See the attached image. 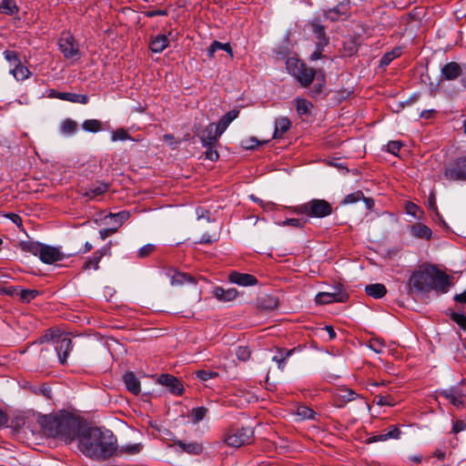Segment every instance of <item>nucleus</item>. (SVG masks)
Segmentation results:
<instances>
[{
  "label": "nucleus",
  "mask_w": 466,
  "mask_h": 466,
  "mask_svg": "<svg viewBox=\"0 0 466 466\" xmlns=\"http://www.w3.org/2000/svg\"><path fill=\"white\" fill-rule=\"evenodd\" d=\"M79 451L88 458L106 460L117 450L116 438L108 430L91 427L81 431L78 440Z\"/></svg>",
  "instance_id": "nucleus-1"
},
{
  "label": "nucleus",
  "mask_w": 466,
  "mask_h": 466,
  "mask_svg": "<svg viewBox=\"0 0 466 466\" xmlns=\"http://www.w3.org/2000/svg\"><path fill=\"white\" fill-rule=\"evenodd\" d=\"M451 286L449 275L433 265L414 271L408 281L410 293H429L431 290L446 293Z\"/></svg>",
  "instance_id": "nucleus-2"
},
{
  "label": "nucleus",
  "mask_w": 466,
  "mask_h": 466,
  "mask_svg": "<svg viewBox=\"0 0 466 466\" xmlns=\"http://www.w3.org/2000/svg\"><path fill=\"white\" fill-rule=\"evenodd\" d=\"M43 433L47 437L57 438L66 443L79 440L80 422L73 415H46L39 420Z\"/></svg>",
  "instance_id": "nucleus-3"
},
{
  "label": "nucleus",
  "mask_w": 466,
  "mask_h": 466,
  "mask_svg": "<svg viewBox=\"0 0 466 466\" xmlns=\"http://www.w3.org/2000/svg\"><path fill=\"white\" fill-rule=\"evenodd\" d=\"M289 210L294 214L318 218L328 217L333 211L331 205L327 200L320 198H313L304 204L290 207Z\"/></svg>",
  "instance_id": "nucleus-4"
},
{
  "label": "nucleus",
  "mask_w": 466,
  "mask_h": 466,
  "mask_svg": "<svg viewBox=\"0 0 466 466\" xmlns=\"http://www.w3.org/2000/svg\"><path fill=\"white\" fill-rule=\"evenodd\" d=\"M286 67L288 72L304 87L309 86L316 76L315 69L309 67L302 61L295 57H289L287 59Z\"/></svg>",
  "instance_id": "nucleus-5"
},
{
  "label": "nucleus",
  "mask_w": 466,
  "mask_h": 466,
  "mask_svg": "<svg viewBox=\"0 0 466 466\" xmlns=\"http://www.w3.org/2000/svg\"><path fill=\"white\" fill-rule=\"evenodd\" d=\"M253 431L251 428L230 429L225 437V442L231 447L238 448L251 442Z\"/></svg>",
  "instance_id": "nucleus-6"
},
{
  "label": "nucleus",
  "mask_w": 466,
  "mask_h": 466,
  "mask_svg": "<svg viewBox=\"0 0 466 466\" xmlns=\"http://www.w3.org/2000/svg\"><path fill=\"white\" fill-rule=\"evenodd\" d=\"M349 299V294L340 283L332 287L331 291L319 292L316 295L317 304H329L332 302H345Z\"/></svg>",
  "instance_id": "nucleus-7"
},
{
  "label": "nucleus",
  "mask_w": 466,
  "mask_h": 466,
  "mask_svg": "<svg viewBox=\"0 0 466 466\" xmlns=\"http://www.w3.org/2000/svg\"><path fill=\"white\" fill-rule=\"evenodd\" d=\"M58 46L65 58L76 60L80 57L78 44L69 33H64L61 35Z\"/></svg>",
  "instance_id": "nucleus-8"
},
{
  "label": "nucleus",
  "mask_w": 466,
  "mask_h": 466,
  "mask_svg": "<svg viewBox=\"0 0 466 466\" xmlns=\"http://www.w3.org/2000/svg\"><path fill=\"white\" fill-rule=\"evenodd\" d=\"M444 177L449 180L466 181V157H458L444 169Z\"/></svg>",
  "instance_id": "nucleus-9"
},
{
  "label": "nucleus",
  "mask_w": 466,
  "mask_h": 466,
  "mask_svg": "<svg viewBox=\"0 0 466 466\" xmlns=\"http://www.w3.org/2000/svg\"><path fill=\"white\" fill-rule=\"evenodd\" d=\"M350 15V0H342L333 8L323 10V17L330 22L347 19Z\"/></svg>",
  "instance_id": "nucleus-10"
},
{
  "label": "nucleus",
  "mask_w": 466,
  "mask_h": 466,
  "mask_svg": "<svg viewBox=\"0 0 466 466\" xmlns=\"http://www.w3.org/2000/svg\"><path fill=\"white\" fill-rule=\"evenodd\" d=\"M438 398L450 401L456 408H461L466 403V395L457 387H451L437 391Z\"/></svg>",
  "instance_id": "nucleus-11"
},
{
  "label": "nucleus",
  "mask_w": 466,
  "mask_h": 466,
  "mask_svg": "<svg viewBox=\"0 0 466 466\" xmlns=\"http://www.w3.org/2000/svg\"><path fill=\"white\" fill-rule=\"evenodd\" d=\"M38 257L43 263L53 264L63 260L65 255L58 248L43 244Z\"/></svg>",
  "instance_id": "nucleus-12"
},
{
  "label": "nucleus",
  "mask_w": 466,
  "mask_h": 466,
  "mask_svg": "<svg viewBox=\"0 0 466 466\" xmlns=\"http://www.w3.org/2000/svg\"><path fill=\"white\" fill-rule=\"evenodd\" d=\"M157 382L165 387H167L169 391L174 395H181L184 391V387L181 381L173 375L170 374H161Z\"/></svg>",
  "instance_id": "nucleus-13"
},
{
  "label": "nucleus",
  "mask_w": 466,
  "mask_h": 466,
  "mask_svg": "<svg viewBox=\"0 0 466 466\" xmlns=\"http://www.w3.org/2000/svg\"><path fill=\"white\" fill-rule=\"evenodd\" d=\"M56 350L57 352L59 361L61 364H65L70 351L73 350V342L68 337L63 336L59 337L56 340Z\"/></svg>",
  "instance_id": "nucleus-14"
},
{
  "label": "nucleus",
  "mask_w": 466,
  "mask_h": 466,
  "mask_svg": "<svg viewBox=\"0 0 466 466\" xmlns=\"http://www.w3.org/2000/svg\"><path fill=\"white\" fill-rule=\"evenodd\" d=\"M309 25L311 31L317 39L316 46H327L329 43V37L327 35L326 28L320 24L319 19L314 18Z\"/></svg>",
  "instance_id": "nucleus-15"
},
{
  "label": "nucleus",
  "mask_w": 466,
  "mask_h": 466,
  "mask_svg": "<svg viewBox=\"0 0 466 466\" xmlns=\"http://www.w3.org/2000/svg\"><path fill=\"white\" fill-rule=\"evenodd\" d=\"M359 394L348 388L338 389L334 394V403L337 407L342 408L348 402L356 400Z\"/></svg>",
  "instance_id": "nucleus-16"
},
{
  "label": "nucleus",
  "mask_w": 466,
  "mask_h": 466,
  "mask_svg": "<svg viewBox=\"0 0 466 466\" xmlns=\"http://www.w3.org/2000/svg\"><path fill=\"white\" fill-rule=\"evenodd\" d=\"M220 136L218 133L215 123L209 124L198 134L203 146L217 145Z\"/></svg>",
  "instance_id": "nucleus-17"
},
{
  "label": "nucleus",
  "mask_w": 466,
  "mask_h": 466,
  "mask_svg": "<svg viewBox=\"0 0 466 466\" xmlns=\"http://www.w3.org/2000/svg\"><path fill=\"white\" fill-rule=\"evenodd\" d=\"M228 279L231 283L243 287L254 286L258 283V279L254 275L238 271H232L228 275Z\"/></svg>",
  "instance_id": "nucleus-18"
},
{
  "label": "nucleus",
  "mask_w": 466,
  "mask_h": 466,
  "mask_svg": "<svg viewBox=\"0 0 466 466\" xmlns=\"http://www.w3.org/2000/svg\"><path fill=\"white\" fill-rule=\"evenodd\" d=\"M109 187L110 185L108 183L104 181H96L88 190L82 192L81 196L86 198V200H93L108 191Z\"/></svg>",
  "instance_id": "nucleus-19"
},
{
  "label": "nucleus",
  "mask_w": 466,
  "mask_h": 466,
  "mask_svg": "<svg viewBox=\"0 0 466 466\" xmlns=\"http://www.w3.org/2000/svg\"><path fill=\"white\" fill-rule=\"evenodd\" d=\"M410 235L415 238L430 240L432 238V230L421 222H416L409 226Z\"/></svg>",
  "instance_id": "nucleus-20"
},
{
  "label": "nucleus",
  "mask_w": 466,
  "mask_h": 466,
  "mask_svg": "<svg viewBox=\"0 0 466 466\" xmlns=\"http://www.w3.org/2000/svg\"><path fill=\"white\" fill-rule=\"evenodd\" d=\"M173 445L177 447L180 451L192 455H198L203 451L202 444L197 441H175Z\"/></svg>",
  "instance_id": "nucleus-21"
},
{
  "label": "nucleus",
  "mask_w": 466,
  "mask_h": 466,
  "mask_svg": "<svg viewBox=\"0 0 466 466\" xmlns=\"http://www.w3.org/2000/svg\"><path fill=\"white\" fill-rule=\"evenodd\" d=\"M461 73V66L456 62H450L441 69V76L446 80H454L459 77Z\"/></svg>",
  "instance_id": "nucleus-22"
},
{
  "label": "nucleus",
  "mask_w": 466,
  "mask_h": 466,
  "mask_svg": "<svg viewBox=\"0 0 466 466\" xmlns=\"http://www.w3.org/2000/svg\"><path fill=\"white\" fill-rule=\"evenodd\" d=\"M110 248L109 247H104L101 249L96 250L92 258L86 260L84 263L83 268L89 269L93 268L94 269H98L99 268V262L101 258L106 256L107 253H109Z\"/></svg>",
  "instance_id": "nucleus-23"
},
{
  "label": "nucleus",
  "mask_w": 466,
  "mask_h": 466,
  "mask_svg": "<svg viewBox=\"0 0 466 466\" xmlns=\"http://www.w3.org/2000/svg\"><path fill=\"white\" fill-rule=\"evenodd\" d=\"M239 115V110L233 109L224 115L218 124H215L216 128H218V135H222L230 123L235 120Z\"/></svg>",
  "instance_id": "nucleus-24"
},
{
  "label": "nucleus",
  "mask_w": 466,
  "mask_h": 466,
  "mask_svg": "<svg viewBox=\"0 0 466 466\" xmlns=\"http://www.w3.org/2000/svg\"><path fill=\"white\" fill-rule=\"evenodd\" d=\"M124 383L127 389L133 393L134 395H138L140 392V381L136 377V375L129 371L125 373L123 376Z\"/></svg>",
  "instance_id": "nucleus-25"
},
{
  "label": "nucleus",
  "mask_w": 466,
  "mask_h": 466,
  "mask_svg": "<svg viewBox=\"0 0 466 466\" xmlns=\"http://www.w3.org/2000/svg\"><path fill=\"white\" fill-rule=\"evenodd\" d=\"M168 44L169 40L166 35H157L151 39L149 48L154 53H160L167 47Z\"/></svg>",
  "instance_id": "nucleus-26"
},
{
  "label": "nucleus",
  "mask_w": 466,
  "mask_h": 466,
  "mask_svg": "<svg viewBox=\"0 0 466 466\" xmlns=\"http://www.w3.org/2000/svg\"><path fill=\"white\" fill-rule=\"evenodd\" d=\"M214 296L220 301H231L238 296V291L236 289H223L221 287H217L213 290Z\"/></svg>",
  "instance_id": "nucleus-27"
},
{
  "label": "nucleus",
  "mask_w": 466,
  "mask_h": 466,
  "mask_svg": "<svg viewBox=\"0 0 466 466\" xmlns=\"http://www.w3.org/2000/svg\"><path fill=\"white\" fill-rule=\"evenodd\" d=\"M290 126L291 122L286 116L276 119L273 138H281L283 135L290 128Z\"/></svg>",
  "instance_id": "nucleus-28"
},
{
  "label": "nucleus",
  "mask_w": 466,
  "mask_h": 466,
  "mask_svg": "<svg viewBox=\"0 0 466 466\" xmlns=\"http://www.w3.org/2000/svg\"><path fill=\"white\" fill-rule=\"evenodd\" d=\"M218 50H224L226 51L230 57H233V52H232V48L230 46V45L228 43H220L218 41H213L210 46L208 47L207 49V53H208V56L209 58H213L214 56H215V53L218 51Z\"/></svg>",
  "instance_id": "nucleus-29"
},
{
  "label": "nucleus",
  "mask_w": 466,
  "mask_h": 466,
  "mask_svg": "<svg viewBox=\"0 0 466 466\" xmlns=\"http://www.w3.org/2000/svg\"><path fill=\"white\" fill-rule=\"evenodd\" d=\"M42 246V243L33 240H24L19 242V248L21 250L30 253L34 256H39Z\"/></svg>",
  "instance_id": "nucleus-30"
},
{
  "label": "nucleus",
  "mask_w": 466,
  "mask_h": 466,
  "mask_svg": "<svg viewBox=\"0 0 466 466\" xmlns=\"http://www.w3.org/2000/svg\"><path fill=\"white\" fill-rule=\"evenodd\" d=\"M365 292L367 293V295L374 299H380L386 295L387 289L383 284L376 283L367 285L365 288Z\"/></svg>",
  "instance_id": "nucleus-31"
},
{
  "label": "nucleus",
  "mask_w": 466,
  "mask_h": 466,
  "mask_svg": "<svg viewBox=\"0 0 466 466\" xmlns=\"http://www.w3.org/2000/svg\"><path fill=\"white\" fill-rule=\"evenodd\" d=\"M58 99L83 105L87 104L89 101V97L86 95L67 92H64V94H59Z\"/></svg>",
  "instance_id": "nucleus-32"
},
{
  "label": "nucleus",
  "mask_w": 466,
  "mask_h": 466,
  "mask_svg": "<svg viewBox=\"0 0 466 466\" xmlns=\"http://www.w3.org/2000/svg\"><path fill=\"white\" fill-rule=\"evenodd\" d=\"M258 306L264 310H273L279 306V299L273 296H265L258 299Z\"/></svg>",
  "instance_id": "nucleus-33"
},
{
  "label": "nucleus",
  "mask_w": 466,
  "mask_h": 466,
  "mask_svg": "<svg viewBox=\"0 0 466 466\" xmlns=\"http://www.w3.org/2000/svg\"><path fill=\"white\" fill-rule=\"evenodd\" d=\"M10 73L18 81H23L28 78L31 75L30 70L26 66H23L21 62L16 64L15 67L10 70Z\"/></svg>",
  "instance_id": "nucleus-34"
},
{
  "label": "nucleus",
  "mask_w": 466,
  "mask_h": 466,
  "mask_svg": "<svg viewBox=\"0 0 466 466\" xmlns=\"http://www.w3.org/2000/svg\"><path fill=\"white\" fill-rule=\"evenodd\" d=\"M186 282L195 284L196 280L195 278L192 277L191 275L183 272L174 271L173 275L171 276L172 285H182Z\"/></svg>",
  "instance_id": "nucleus-35"
},
{
  "label": "nucleus",
  "mask_w": 466,
  "mask_h": 466,
  "mask_svg": "<svg viewBox=\"0 0 466 466\" xmlns=\"http://www.w3.org/2000/svg\"><path fill=\"white\" fill-rule=\"evenodd\" d=\"M296 109L299 116H305L309 114L310 109L313 107L311 102L305 98L298 97L296 100Z\"/></svg>",
  "instance_id": "nucleus-36"
},
{
  "label": "nucleus",
  "mask_w": 466,
  "mask_h": 466,
  "mask_svg": "<svg viewBox=\"0 0 466 466\" xmlns=\"http://www.w3.org/2000/svg\"><path fill=\"white\" fill-rule=\"evenodd\" d=\"M17 12L18 7L15 0H2L0 4V13L12 15Z\"/></svg>",
  "instance_id": "nucleus-37"
},
{
  "label": "nucleus",
  "mask_w": 466,
  "mask_h": 466,
  "mask_svg": "<svg viewBox=\"0 0 466 466\" xmlns=\"http://www.w3.org/2000/svg\"><path fill=\"white\" fill-rule=\"evenodd\" d=\"M374 402L379 406H390L393 407L396 405V400L391 395L378 394L374 398Z\"/></svg>",
  "instance_id": "nucleus-38"
},
{
  "label": "nucleus",
  "mask_w": 466,
  "mask_h": 466,
  "mask_svg": "<svg viewBox=\"0 0 466 466\" xmlns=\"http://www.w3.org/2000/svg\"><path fill=\"white\" fill-rule=\"evenodd\" d=\"M82 127L86 131L96 133L101 130L102 124L97 119H87L83 122Z\"/></svg>",
  "instance_id": "nucleus-39"
},
{
  "label": "nucleus",
  "mask_w": 466,
  "mask_h": 466,
  "mask_svg": "<svg viewBox=\"0 0 466 466\" xmlns=\"http://www.w3.org/2000/svg\"><path fill=\"white\" fill-rule=\"evenodd\" d=\"M77 129V123L70 118L64 120L61 124V131L66 135H72Z\"/></svg>",
  "instance_id": "nucleus-40"
},
{
  "label": "nucleus",
  "mask_w": 466,
  "mask_h": 466,
  "mask_svg": "<svg viewBox=\"0 0 466 466\" xmlns=\"http://www.w3.org/2000/svg\"><path fill=\"white\" fill-rule=\"evenodd\" d=\"M400 56V49L395 48L391 50L390 52H388L382 56L380 61V66H387L390 64V62L395 59L396 57Z\"/></svg>",
  "instance_id": "nucleus-41"
},
{
  "label": "nucleus",
  "mask_w": 466,
  "mask_h": 466,
  "mask_svg": "<svg viewBox=\"0 0 466 466\" xmlns=\"http://www.w3.org/2000/svg\"><path fill=\"white\" fill-rule=\"evenodd\" d=\"M308 222L307 218H288L280 223L279 225L283 227H293L297 228H303Z\"/></svg>",
  "instance_id": "nucleus-42"
},
{
  "label": "nucleus",
  "mask_w": 466,
  "mask_h": 466,
  "mask_svg": "<svg viewBox=\"0 0 466 466\" xmlns=\"http://www.w3.org/2000/svg\"><path fill=\"white\" fill-rule=\"evenodd\" d=\"M208 410L205 407H197L191 410V420L194 423L201 421L208 414Z\"/></svg>",
  "instance_id": "nucleus-43"
},
{
  "label": "nucleus",
  "mask_w": 466,
  "mask_h": 466,
  "mask_svg": "<svg viewBox=\"0 0 466 466\" xmlns=\"http://www.w3.org/2000/svg\"><path fill=\"white\" fill-rule=\"evenodd\" d=\"M401 431L397 426H392L391 429L386 432L376 437V441H386L388 439H399Z\"/></svg>",
  "instance_id": "nucleus-44"
},
{
  "label": "nucleus",
  "mask_w": 466,
  "mask_h": 466,
  "mask_svg": "<svg viewBox=\"0 0 466 466\" xmlns=\"http://www.w3.org/2000/svg\"><path fill=\"white\" fill-rule=\"evenodd\" d=\"M449 316L461 329L466 330V316L464 314L451 311Z\"/></svg>",
  "instance_id": "nucleus-45"
},
{
  "label": "nucleus",
  "mask_w": 466,
  "mask_h": 466,
  "mask_svg": "<svg viewBox=\"0 0 466 466\" xmlns=\"http://www.w3.org/2000/svg\"><path fill=\"white\" fill-rule=\"evenodd\" d=\"M39 294L36 289H20L19 298L23 302H30Z\"/></svg>",
  "instance_id": "nucleus-46"
},
{
  "label": "nucleus",
  "mask_w": 466,
  "mask_h": 466,
  "mask_svg": "<svg viewBox=\"0 0 466 466\" xmlns=\"http://www.w3.org/2000/svg\"><path fill=\"white\" fill-rule=\"evenodd\" d=\"M364 198V195L362 191L358 190L351 194H349L345 197V198L341 201L342 205L354 204L360 199Z\"/></svg>",
  "instance_id": "nucleus-47"
},
{
  "label": "nucleus",
  "mask_w": 466,
  "mask_h": 466,
  "mask_svg": "<svg viewBox=\"0 0 466 466\" xmlns=\"http://www.w3.org/2000/svg\"><path fill=\"white\" fill-rule=\"evenodd\" d=\"M196 377L201 381H207L218 376V373L212 370H198L195 372Z\"/></svg>",
  "instance_id": "nucleus-48"
},
{
  "label": "nucleus",
  "mask_w": 466,
  "mask_h": 466,
  "mask_svg": "<svg viewBox=\"0 0 466 466\" xmlns=\"http://www.w3.org/2000/svg\"><path fill=\"white\" fill-rule=\"evenodd\" d=\"M369 347L377 353H381L385 348V342L379 338H373L369 342Z\"/></svg>",
  "instance_id": "nucleus-49"
},
{
  "label": "nucleus",
  "mask_w": 466,
  "mask_h": 466,
  "mask_svg": "<svg viewBox=\"0 0 466 466\" xmlns=\"http://www.w3.org/2000/svg\"><path fill=\"white\" fill-rule=\"evenodd\" d=\"M142 448L141 443L127 444L121 447V451L129 455H135L139 453Z\"/></svg>",
  "instance_id": "nucleus-50"
},
{
  "label": "nucleus",
  "mask_w": 466,
  "mask_h": 466,
  "mask_svg": "<svg viewBox=\"0 0 466 466\" xmlns=\"http://www.w3.org/2000/svg\"><path fill=\"white\" fill-rule=\"evenodd\" d=\"M130 136L128 134V132L124 129V128H117L116 130H115L114 132H112V135H111V140L112 141H118V140H127V139H130Z\"/></svg>",
  "instance_id": "nucleus-51"
},
{
  "label": "nucleus",
  "mask_w": 466,
  "mask_h": 466,
  "mask_svg": "<svg viewBox=\"0 0 466 466\" xmlns=\"http://www.w3.org/2000/svg\"><path fill=\"white\" fill-rule=\"evenodd\" d=\"M298 415L303 419H314L315 418V411L306 406H300L298 408Z\"/></svg>",
  "instance_id": "nucleus-52"
},
{
  "label": "nucleus",
  "mask_w": 466,
  "mask_h": 466,
  "mask_svg": "<svg viewBox=\"0 0 466 466\" xmlns=\"http://www.w3.org/2000/svg\"><path fill=\"white\" fill-rule=\"evenodd\" d=\"M236 355L240 360H248L250 358L251 352L248 347L240 346L236 350Z\"/></svg>",
  "instance_id": "nucleus-53"
},
{
  "label": "nucleus",
  "mask_w": 466,
  "mask_h": 466,
  "mask_svg": "<svg viewBox=\"0 0 466 466\" xmlns=\"http://www.w3.org/2000/svg\"><path fill=\"white\" fill-rule=\"evenodd\" d=\"M207 148V151L205 153L206 158L209 159L211 161H217L218 159V153L215 149L216 145H209V146H204Z\"/></svg>",
  "instance_id": "nucleus-54"
},
{
  "label": "nucleus",
  "mask_w": 466,
  "mask_h": 466,
  "mask_svg": "<svg viewBox=\"0 0 466 466\" xmlns=\"http://www.w3.org/2000/svg\"><path fill=\"white\" fill-rule=\"evenodd\" d=\"M5 58L10 63L11 66H15L20 62L18 55L15 51L5 50L4 52Z\"/></svg>",
  "instance_id": "nucleus-55"
},
{
  "label": "nucleus",
  "mask_w": 466,
  "mask_h": 466,
  "mask_svg": "<svg viewBox=\"0 0 466 466\" xmlns=\"http://www.w3.org/2000/svg\"><path fill=\"white\" fill-rule=\"evenodd\" d=\"M19 292H20V289L18 287H14V286L3 287L0 289L1 294H5L9 297H15V296L19 297Z\"/></svg>",
  "instance_id": "nucleus-56"
},
{
  "label": "nucleus",
  "mask_w": 466,
  "mask_h": 466,
  "mask_svg": "<svg viewBox=\"0 0 466 466\" xmlns=\"http://www.w3.org/2000/svg\"><path fill=\"white\" fill-rule=\"evenodd\" d=\"M156 247L153 244H147L144 247L140 248L137 255L139 258H146L149 256L154 250Z\"/></svg>",
  "instance_id": "nucleus-57"
},
{
  "label": "nucleus",
  "mask_w": 466,
  "mask_h": 466,
  "mask_svg": "<svg viewBox=\"0 0 466 466\" xmlns=\"http://www.w3.org/2000/svg\"><path fill=\"white\" fill-rule=\"evenodd\" d=\"M402 144L400 141H390L387 145V149L390 153L397 155L401 148Z\"/></svg>",
  "instance_id": "nucleus-58"
},
{
  "label": "nucleus",
  "mask_w": 466,
  "mask_h": 466,
  "mask_svg": "<svg viewBox=\"0 0 466 466\" xmlns=\"http://www.w3.org/2000/svg\"><path fill=\"white\" fill-rule=\"evenodd\" d=\"M110 218H114L118 225H121L128 218V214L125 211L117 214H110Z\"/></svg>",
  "instance_id": "nucleus-59"
},
{
  "label": "nucleus",
  "mask_w": 466,
  "mask_h": 466,
  "mask_svg": "<svg viewBox=\"0 0 466 466\" xmlns=\"http://www.w3.org/2000/svg\"><path fill=\"white\" fill-rule=\"evenodd\" d=\"M466 429V422H464L463 420H456L454 423H453V426H452V432L453 433H459L462 431H464Z\"/></svg>",
  "instance_id": "nucleus-60"
},
{
  "label": "nucleus",
  "mask_w": 466,
  "mask_h": 466,
  "mask_svg": "<svg viewBox=\"0 0 466 466\" xmlns=\"http://www.w3.org/2000/svg\"><path fill=\"white\" fill-rule=\"evenodd\" d=\"M260 143L256 137H250L248 141L243 142V147L246 149H254Z\"/></svg>",
  "instance_id": "nucleus-61"
},
{
  "label": "nucleus",
  "mask_w": 466,
  "mask_h": 466,
  "mask_svg": "<svg viewBox=\"0 0 466 466\" xmlns=\"http://www.w3.org/2000/svg\"><path fill=\"white\" fill-rule=\"evenodd\" d=\"M272 360L275 361L277 364H278V368L281 370H284L286 364H287V360L283 358L282 355H280L279 353V355H276L272 358Z\"/></svg>",
  "instance_id": "nucleus-62"
},
{
  "label": "nucleus",
  "mask_w": 466,
  "mask_h": 466,
  "mask_svg": "<svg viewBox=\"0 0 466 466\" xmlns=\"http://www.w3.org/2000/svg\"><path fill=\"white\" fill-rule=\"evenodd\" d=\"M420 209V208L412 203V202H408L407 205H406V211L408 214L413 216V217H417V211Z\"/></svg>",
  "instance_id": "nucleus-63"
},
{
  "label": "nucleus",
  "mask_w": 466,
  "mask_h": 466,
  "mask_svg": "<svg viewBox=\"0 0 466 466\" xmlns=\"http://www.w3.org/2000/svg\"><path fill=\"white\" fill-rule=\"evenodd\" d=\"M323 87H324V84H321V83H319L317 82L312 89L310 90V94L312 96H319L322 93L323 91Z\"/></svg>",
  "instance_id": "nucleus-64"
}]
</instances>
